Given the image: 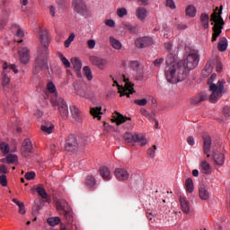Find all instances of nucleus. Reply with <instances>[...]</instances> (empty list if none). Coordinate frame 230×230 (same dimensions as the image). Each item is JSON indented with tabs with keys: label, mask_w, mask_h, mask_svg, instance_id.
<instances>
[{
	"label": "nucleus",
	"mask_w": 230,
	"mask_h": 230,
	"mask_svg": "<svg viewBox=\"0 0 230 230\" xmlns=\"http://www.w3.org/2000/svg\"><path fill=\"white\" fill-rule=\"evenodd\" d=\"M17 161V155H8L6 156V163L8 164H13V163H15Z\"/></svg>",
	"instance_id": "obj_44"
},
{
	"label": "nucleus",
	"mask_w": 230,
	"mask_h": 230,
	"mask_svg": "<svg viewBox=\"0 0 230 230\" xmlns=\"http://www.w3.org/2000/svg\"><path fill=\"white\" fill-rule=\"evenodd\" d=\"M110 43L111 48H113L114 49L119 50L122 48L121 42L118 40L116 38H114L113 36L110 37Z\"/></svg>",
	"instance_id": "obj_30"
},
{
	"label": "nucleus",
	"mask_w": 230,
	"mask_h": 230,
	"mask_svg": "<svg viewBox=\"0 0 230 230\" xmlns=\"http://www.w3.org/2000/svg\"><path fill=\"white\" fill-rule=\"evenodd\" d=\"M200 58L199 57V50L191 49L183 58L176 65L165 67V77L169 84H179L188 78L190 71L195 69L199 66Z\"/></svg>",
	"instance_id": "obj_1"
},
{
	"label": "nucleus",
	"mask_w": 230,
	"mask_h": 230,
	"mask_svg": "<svg viewBox=\"0 0 230 230\" xmlns=\"http://www.w3.org/2000/svg\"><path fill=\"white\" fill-rule=\"evenodd\" d=\"M211 151V137L204 136L203 137V152L207 157H211L209 152Z\"/></svg>",
	"instance_id": "obj_19"
},
{
	"label": "nucleus",
	"mask_w": 230,
	"mask_h": 230,
	"mask_svg": "<svg viewBox=\"0 0 230 230\" xmlns=\"http://www.w3.org/2000/svg\"><path fill=\"white\" fill-rule=\"evenodd\" d=\"M114 175L118 181H128V177H130L128 171L123 168L115 169Z\"/></svg>",
	"instance_id": "obj_17"
},
{
	"label": "nucleus",
	"mask_w": 230,
	"mask_h": 230,
	"mask_svg": "<svg viewBox=\"0 0 230 230\" xmlns=\"http://www.w3.org/2000/svg\"><path fill=\"white\" fill-rule=\"evenodd\" d=\"M47 223H48L49 226H50L51 227H55V226H58V224H60V217H49V218L47 219Z\"/></svg>",
	"instance_id": "obj_36"
},
{
	"label": "nucleus",
	"mask_w": 230,
	"mask_h": 230,
	"mask_svg": "<svg viewBox=\"0 0 230 230\" xmlns=\"http://www.w3.org/2000/svg\"><path fill=\"white\" fill-rule=\"evenodd\" d=\"M153 44H154V40H152V38L148 36L138 38L135 41V45L140 49L148 48V46H152Z\"/></svg>",
	"instance_id": "obj_13"
},
{
	"label": "nucleus",
	"mask_w": 230,
	"mask_h": 230,
	"mask_svg": "<svg viewBox=\"0 0 230 230\" xmlns=\"http://www.w3.org/2000/svg\"><path fill=\"white\" fill-rule=\"evenodd\" d=\"M223 113L226 116V118H230V108L229 107L224 108Z\"/></svg>",
	"instance_id": "obj_63"
},
{
	"label": "nucleus",
	"mask_w": 230,
	"mask_h": 230,
	"mask_svg": "<svg viewBox=\"0 0 230 230\" xmlns=\"http://www.w3.org/2000/svg\"><path fill=\"white\" fill-rule=\"evenodd\" d=\"M64 217L67 224H73V216H71L67 210L64 212Z\"/></svg>",
	"instance_id": "obj_50"
},
{
	"label": "nucleus",
	"mask_w": 230,
	"mask_h": 230,
	"mask_svg": "<svg viewBox=\"0 0 230 230\" xmlns=\"http://www.w3.org/2000/svg\"><path fill=\"white\" fill-rule=\"evenodd\" d=\"M204 71L206 73H208V75H209V73H211V71H213V64L211 63V61H208L204 68Z\"/></svg>",
	"instance_id": "obj_51"
},
{
	"label": "nucleus",
	"mask_w": 230,
	"mask_h": 230,
	"mask_svg": "<svg viewBox=\"0 0 230 230\" xmlns=\"http://www.w3.org/2000/svg\"><path fill=\"white\" fill-rule=\"evenodd\" d=\"M19 208V213L20 215H24L26 213V210L24 209V203H21L20 205H18Z\"/></svg>",
	"instance_id": "obj_60"
},
{
	"label": "nucleus",
	"mask_w": 230,
	"mask_h": 230,
	"mask_svg": "<svg viewBox=\"0 0 230 230\" xmlns=\"http://www.w3.org/2000/svg\"><path fill=\"white\" fill-rule=\"evenodd\" d=\"M59 58H61V62L65 67H71V63L67 58H66V57H64V54L60 53Z\"/></svg>",
	"instance_id": "obj_43"
},
{
	"label": "nucleus",
	"mask_w": 230,
	"mask_h": 230,
	"mask_svg": "<svg viewBox=\"0 0 230 230\" xmlns=\"http://www.w3.org/2000/svg\"><path fill=\"white\" fill-rule=\"evenodd\" d=\"M186 15L189 17H195V15H197V8L193 5H189L186 9Z\"/></svg>",
	"instance_id": "obj_37"
},
{
	"label": "nucleus",
	"mask_w": 230,
	"mask_h": 230,
	"mask_svg": "<svg viewBox=\"0 0 230 230\" xmlns=\"http://www.w3.org/2000/svg\"><path fill=\"white\" fill-rule=\"evenodd\" d=\"M199 197L201 200H209V187L204 183L199 184Z\"/></svg>",
	"instance_id": "obj_14"
},
{
	"label": "nucleus",
	"mask_w": 230,
	"mask_h": 230,
	"mask_svg": "<svg viewBox=\"0 0 230 230\" xmlns=\"http://www.w3.org/2000/svg\"><path fill=\"white\" fill-rule=\"evenodd\" d=\"M6 22H8V14L0 21V28H4V26H6Z\"/></svg>",
	"instance_id": "obj_59"
},
{
	"label": "nucleus",
	"mask_w": 230,
	"mask_h": 230,
	"mask_svg": "<svg viewBox=\"0 0 230 230\" xmlns=\"http://www.w3.org/2000/svg\"><path fill=\"white\" fill-rule=\"evenodd\" d=\"M172 48H173V45H172V43L166 42L164 44V49H166V51H172Z\"/></svg>",
	"instance_id": "obj_64"
},
{
	"label": "nucleus",
	"mask_w": 230,
	"mask_h": 230,
	"mask_svg": "<svg viewBox=\"0 0 230 230\" xmlns=\"http://www.w3.org/2000/svg\"><path fill=\"white\" fill-rule=\"evenodd\" d=\"M14 30H16V37H24V31L21 27H19V25L15 24Z\"/></svg>",
	"instance_id": "obj_49"
},
{
	"label": "nucleus",
	"mask_w": 230,
	"mask_h": 230,
	"mask_svg": "<svg viewBox=\"0 0 230 230\" xmlns=\"http://www.w3.org/2000/svg\"><path fill=\"white\" fill-rule=\"evenodd\" d=\"M47 89H48V91H49L50 93H56V91H57V88L55 87V84H54L52 82H50V83L48 84Z\"/></svg>",
	"instance_id": "obj_57"
},
{
	"label": "nucleus",
	"mask_w": 230,
	"mask_h": 230,
	"mask_svg": "<svg viewBox=\"0 0 230 230\" xmlns=\"http://www.w3.org/2000/svg\"><path fill=\"white\" fill-rule=\"evenodd\" d=\"M201 168L205 172V173H207L208 172H209V164L206 161L201 162Z\"/></svg>",
	"instance_id": "obj_54"
},
{
	"label": "nucleus",
	"mask_w": 230,
	"mask_h": 230,
	"mask_svg": "<svg viewBox=\"0 0 230 230\" xmlns=\"http://www.w3.org/2000/svg\"><path fill=\"white\" fill-rule=\"evenodd\" d=\"M35 172H28L25 173V179L27 181H32V179H35Z\"/></svg>",
	"instance_id": "obj_55"
},
{
	"label": "nucleus",
	"mask_w": 230,
	"mask_h": 230,
	"mask_svg": "<svg viewBox=\"0 0 230 230\" xmlns=\"http://www.w3.org/2000/svg\"><path fill=\"white\" fill-rule=\"evenodd\" d=\"M130 118L128 117H125L123 115H121L119 112L115 111L112 114V119L111 121L112 123H116V125H118V127H119V125H123V123H125L126 121H130Z\"/></svg>",
	"instance_id": "obj_16"
},
{
	"label": "nucleus",
	"mask_w": 230,
	"mask_h": 230,
	"mask_svg": "<svg viewBox=\"0 0 230 230\" xmlns=\"http://www.w3.org/2000/svg\"><path fill=\"white\" fill-rule=\"evenodd\" d=\"M200 22L204 28V30H208L209 28V14L203 13L200 15Z\"/></svg>",
	"instance_id": "obj_28"
},
{
	"label": "nucleus",
	"mask_w": 230,
	"mask_h": 230,
	"mask_svg": "<svg viewBox=\"0 0 230 230\" xmlns=\"http://www.w3.org/2000/svg\"><path fill=\"white\" fill-rule=\"evenodd\" d=\"M70 111L75 121H78V122L82 121V115L80 114V110H78L76 106H70Z\"/></svg>",
	"instance_id": "obj_27"
},
{
	"label": "nucleus",
	"mask_w": 230,
	"mask_h": 230,
	"mask_svg": "<svg viewBox=\"0 0 230 230\" xmlns=\"http://www.w3.org/2000/svg\"><path fill=\"white\" fill-rule=\"evenodd\" d=\"M75 12L80 13L81 15H86L87 5L84 0H73L72 3Z\"/></svg>",
	"instance_id": "obj_11"
},
{
	"label": "nucleus",
	"mask_w": 230,
	"mask_h": 230,
	"mask_svg": "<svg viewBox=\"0 0 230 230\" xmlns=\"http://www.w3.org/2000/svg\"><path fill=\"white\" fill-rule=\"evenodd\" d=\"M40 41L41 48L38 50V55L35 59L34 73H39L42 69H48V55L49 54V43L51 42V37H49V31L47 29L40 28L39 31Z\"/></svg>",
	"instance_id": "obj_2"
},
{
	"label": "nucleus",
	"mask_w": 230,
	"mask_h": 230,
	"mask_svg": "<svg viewBox=\"0 0 230 230\" xmlns=\"http://www.w3.org/2000/svg\"><path fill=\"white\" fill-rule=\"evenodd\" d=\"M55 126L51 122H45L41 125V130L42 132H46V134H51Z\"/></svg>",
	"instance_id": "obj_29"
},
{
	"label": "nucleus",
	"mask_w": 230,
	"mask_h": 230,
	"mask_svg": "<svg viewBox=\"0 0 230 230\" xmlns=\"http://www.w3.org/2000/svg\"><path fill=\"white\" fill-rule=\"evenodd\" d=\"M163 64H164V58H157L153 62V66L155 67H161V66H163Z\"/></svg>",
	"instance_id": "obj_48"
},
{
	"label": "nucleus",
	"mask_w": 230,
	"mask_h": 230,
	"mask_svg": "<svg viewBox=\"0 0 230 230\" xmlns=\"http://www.w3.org/2000/svg\"><path fill=\"white\" fill-rule=\"evenodd\" d=\"M166 67H170V66H176L175 63V56L173 54H169L165 59Z\"/></svg>",
	"instance_id": "obj_35"
},
{
	"label": "nucleus",
	"mask_w": 230,
	"mask_h": 230,
	"mask_svg": "<svg viewBox=\"0 0 230 230\" xmlns=\"http://www.w3.org/2000/svg\"><path fill=\"white\" fill-rule=\"evenodd\" d=\"M207 99H208V94L206 93H200L199 95L192 98L191 104L199 105V103H202V102H206Z\"/></svg>",
	"instance_id": "obj_23"
},
{
	"label": "nucleus",
	"mask_w": 230,
	"mask_h": 230,
	"mask_svg": "<svg viewBox=\"0 0 230 230\" xmlns=\"http://www.w3.org/2000/svg\"><path fill=\"white\" fill-rule=\"evenodd\" d=\"M84 71L87 80H93V72H91V68L89 66H84Z\"/></svg>",
	"instance_id": "obj_45"
},
{
	"label": "nucleus",
	"mask_w": 230,
	"mask_h": 230,
	"mask_svg": "<svg viewBox=\"0 0 230 230\" xmlns=\"http://www.w3.org/2000/svg\"><path fill=\"white\" fill-rule=\"evenodd\" d=\"M75 40V33H71L67 40L65 41V48H69L71 46V42Z\"/></svg>",
	"instance_id": "obj_47"
},
{
	"label": "nucleus",
	"mask_w": 230,
	"mask_h": 230,
	"mask_svg": "<svg viewBox=\"0 0 230 230\" xmlns=\"http://www.w3.org/2000/svg\"><path fill=\"white\" fill-rule=\"evenodd\" d=\"M36 191L40 195V198L48 199V192H46V190L44 188L37 187Z\"/></svg>",
	"instance_id": "obj_39"
},
{
	"label": "nucleus",
	"mask_w": 230,
	"mask_h": 230,
	"mask_svg": "<svg viewBox=\"0 0 230 230\" xmlns=\"http://www.w3.org/2000/svg\"><path fill=\"white\" fill-rule=\"evenodd\" d=\"M10 71H13L15 75L19 73L15 65L8 66V63L4 62L3 64V72H2V87L4 89H8L10 87Z\"/></svg>",
	"instance_id": "obj_6"
},
{
	"label": "nucleus",
	"mask_w": 230,
	"mask_h": 230,
	"mask_svg": "<svg viewBox=\"0 0 230 230\" xmlns=\"http://www.w3.org/2000/svg\"><path fill=\"white\" fill-rule=\"evenodd\" d=\"M227 38L222 37L219 39V42L217 43V49L220 53H224V51H227Z\"/></svg>",
	"instance_id": "obj_25"
},
{
	"label": "nucleus",
	"mask_w": 230,
	"mask_h": 230,
	"mask_svg": "<svg viewBox=\"0 0 230 230\" xmlns=\"http://www.w3.org/2000/svg\"><path fill=\"white\" fill-rule=\"evenodd\" d=\"M53 105H57L61 118H67L69 116V108L64 99H53L51 98Z\"/></svg>",
	"instance_id": "obj_8"
},
{
	"label": "nucleus",
	"mask_w": 230,
	"mask_h": 230,
	"mask_svg": "<svg viewBox=\"0 0 230 230\" xmlns=\"http://www.w3.org/2000/svg\"><path fill=\"white\" fill-rule=\"evenodd\" d=\"M139 66L140 64L137 60H133L129 62V67L133 69V71H137V69H139Z\"/></svg>",
	"instance_id": "obj_46"
},
{
	"label": "nucleus",
	"mask_w": 230,
	"mask_h": 230,
	"mask_svg": "<svg viewBox=\"0 0 230 230\" xmlns=\"http://www.w3.org/2000/svg\"><path fill=\"white\" fill-rule=\"evenodd\" d=\"M90 112L93 118H98L102 119V107L91 108Z\"/></svg>",
	"instance_id": "obj_32"
},
{
	"label": "nucleus",
	"mask_w": 230,
	"mask_h": 230,
	"mask_svg": "<svg viewBox=\"0 0 230 230\" xmlns=\"http://www.w3.org/2000/svg\"><path fill=\"white\" fill-rule=\"evenodd\" d=\"M166 6L171 8V10H175L176 8L175 2H173V0H166Z\"/></svg>",
	"instance_id": "obj_56"
},
{
	"label": "nucleus",
	"mask_w": 230,
	"mask_h": 230,
	"mask_svg": "<svg viewBox=\"0 0 230 230\" xmlns=\"http://www.w3.org/2000/svg\"><path fill=\"white\" fill-rule=\"evenodd\" d=\"M21 154L22 157H28L30 154H33V144L30 138H25L22 144Z\"/></svg>",
	"instance_id": "obj_10"
},
{
	"label": "nucleus",
	"mask_w": 230,
	"mask_h": 230,
	"mask_svg": "<svg viewBox=\"0 0 230 230\" xmlns=\"http://www.w3.org/2000/svg\"><path fill=\"white\" fill-rule=\"evenodd\" d=\"M135 15L138 21L144 22L146 17H148V10L145 6H139L136 8Z\"/></svg>",
	"instance_id": "obj_15"
},
{
	"label": "nucleus",
	"mask_w": 230,
	"mask_h": 230,
	"mask_svg": "<svg viewBox=\"0 0 230 230\" xmlns=\"http://www.w3.org/2000/svg\"><path fill=\"white\" fill-rule=\"evenodd\" d=\"M90 62L99 67V69H105V66H107V59L101 58L95 56L90 57Z\"/></svg>",
	"instance_id": "obj_18"
},
{
	"label": "nucleus",
	"mask_w": 230,
	"mask_h": 230,
	"mask_svg": "<svg viewBox=\"0 0 230 230\" xmlns=\"http://www.w3.org/2000/svg\"><path fill=\"white\" fill-rule=\"evenodd\" d=\"M125 30H128V31L131 33H137V28L130 23H127L124 26Z\"/></svg>",
	"instance_id": "obj_40"
},
{
	"label": "nucleus",
	"mask_w": 230,
	"mask_h": 230,
	"mask_svg": "<svg viewBox=\"0 0 230 230\" xmlns=\"http://www.w3.org/2000/svg\"><path fill=\"white\" fill-rule=\"evenodd\" d=\"M86 44H87V47L89 48V49H94V48L96 47V40H88Z\"/></svg>",
	"instance_id": "obj_53"
},
{
	"label": "nucleus",
	"mask_w": 230,
	"mask_h": 230,
	"mask_svg": "<svg viewBox=\"0 0 230 230\" xmlns=\"http://www.w3.org/2000/svg\"><path fill=\"white\" fill-rule=\"evenodd\" d=\"M215 80H217V74H212V75L208 80L209 91L211 92L208 100L211 102V103H217V101L220 100L223 94H226V88H224L226 80L218 81L217 84L213 83Z\"/></svg>",
	"instance_id": "obj_3"
},
{
	"label": "nucleus",
	"mask_w": 230,
	"mask_h": 230,
	"mask_svg": "<svg viewBox=\"0 0 230 230\" xmlns=\"http://www.w3.org/2000/svg\"><path fill=\"white\" fill-rule=\"evenodd\" d=\"M123 139L126 141V143H139L142 146H146V143H148V140L145 135L137 133H125Z\"/></svg>",
	"instance_id": "obj_7"
},
{
	"label": "nucleus",
	"mask_w": 230,
	"mask_h": 230,
	"mask_svg": "<svg viewBox=\"0 0 230 230\" xmlns=\"http://www.w3.org/2000/svg\"><path fill=\"white\" fill-rule=\"evenodd\" d=\"M146 118H147V119H149V121H155V119H156L155 112L149 113Z\"/></svg>",
	"instance_id": "obj_62"
},
{
	"label": "nucleus",
	"mask_w": 230,
	"mask_h": 230,
	"mask_svg": "<svg viewBox=\"0 0 230 230\" xmlns=\"http://www.w3.org/2000/svg\"><path fill=\"white\" fill-rule=\"evenodd\" d=\"M213 159L217 166H222L226 163V156L222 153L213 150Z\"/></svg>",
	"instance_id": "obj_21"
},
{
	"label": "nucleus",
	"mask_w": 230,
	"mask_h": 230,
	"mask_svg": "<svg viewBox=\"0 0 230 230\" xmlns=\"http://www.w3.org/2000/svg\"><path fill=\"white\" fill-rule=\"evenodd\" d=\"M0 184L1 186H4V187L8 186V180L6 179V175L2 174L0 176Z\"/></svg>",
	"instance_id": "obj_52"
},
{
	"label": "nucleus",
	"mask_w": 230,
	"mask_h": 230,
	"mask_svg": "<svg viewBox=\"0 0 230 230\" xmlns=\"http://www.w3.org/2000/svg\"><path fill=\"white\" fill-rule=\"evenodd\" d=\"M18 55L21 64L26 66L30 62V49L26 47H21L18 49Z\"/></svg>",
	"instance_id": "obj_12"
},
{
	"label": "nucleus",
	"mask_w": 230,
	"mask_h": 230,
	"mask_svg": "<svg viewBox=\"0 0 230 230\" xmlns=\"http://www.w3.org/2000/svg\"><path fill=\"white\" fill-rule=\"evenodd\" d=\"M157 150V146H153L152 147L147 149V155H149V157L151 159H154V157H155V151Z\"/></svg>",
	"instance_id": "obj_41"
},
{
	"label": "nucleus",
	"mask_w": 230,
	"mask_h": 230,
	"mask_svg": "<svg viewBox=\"0 0 230 230\" xmlns=\"http://www.w3.org/2000/svg\"><path fill=\"white\" fill-rule=\"evenodd\" d=\"M0 173H2V174L8 173V167H6V165H4V164H1L0 165Z\"/></svg>",
	"instance_id": "obj_61"
},
{
	"label": "nucleus",
	"mask_w": 230,
	"mask_h": 230,
	"mask_svg": "<svg viewBox=\"0 0 230 230\" xmlns=\"http://www.w3.org/2000/svg\"><path fill=\"white\" fill-rule=\"evenodd\" d=\"M105 24L106 26H109V28H114V26H116L114 20H106Z\"/></svg>",
	"instance_id": "obj_58"
},
{
	"label": "nucleus",
	"mask_w": 230,
	"mask_h": 230,
	"mask_svg": "<svg viewBox=\"0 0 230 230\" xmlns=\"http://www.w3.org/2000/svg\"><path fill=\"white\" fill-rule=\"evenodd\" d=\"M134 103L136 105H139V107H145L146 103H148V100L143 98V99H137L134 101Z\"/></svg>",
	"instance_id": "obj_42"
},
{
	"label": "nucleus",
	"mask_w": 230,
	"mask_h": 230,
	"mask_svg": "<svg viewBox=\"0 0 230 230\" xmlns=\"http://www.w3.org/2000/svg\"><path fill=\"white\" fill-rule=\"evenodd\" d=\"M84 184L90 190L96 189V178L93 174H89L86 176Z\"/></svg>",
	"instance_id": "obj_22"
},
{
	"label": "nucleus",
	"mask_w": 230,
	"mask_h": 230,
	"mask_svg": "<svg viewBox=\"0 0 230 230\" xmlns=\"http://www.w3.org/2000/svg\"><path fill=\"white\" fill-rule=\"evenodd\" d=\"M67 204V202L64 199H58L56 201V208L58 209V211H64V213H66V205Z\"/></svg>",
	"instance_id": "obj_31"
},
{
	"label": "nucleus",
	"mask_w": 230,
	"mask_h": 230,
	"mask_svg": "<svg viewBox=\"0 0 230 230\" xmlns=\"http://www.w3.org/2000/svg\"><path fill=\"white\" fill-rule=\"evenodd\" d=\"M71 62L78 78H82V61L78 58H72Z\"/></svg>",
	"instance_id": "obj_20"
},
{
	"label": "nucleus",
	"mask_w": 230,
	"mask_h": 230,
	"mask_svg": "<svg viewBox=\"0 0 230 230\" xmlns=\"http://www.w3.org/2000/svg\"><path fill=\"white\" fill-rule=\"evenodd\" d=\"M111 80H113V86L117 85L120 96H127L128 98H130V94H134V93H136V91H134V84H132V83H130L128 81V78H127L125 75H124V82H125L124 86L119 85L118 81L114 80V76L111 75Z\"/></svg>",
	"instance_id": "obj_5"
},
{
	"label": "nucleus",
	"mask_w": 230,
	"mask_h": 230,
	"mask_svg": "<svg viewBox=\"0 0 230 230\" xmlns=\"http://www.w3.org/2000/svg\"><path fill=\"white\" fill-rule=\"evenodd\" d=\"M180 204L183 213L188 215L190 213V201L185 197H180Z\"/></svg>",
	"instance_id": "obj_26"
},
{
	"label": "nucleus",
	"mask_w": 230,
	"mask_h": 230,
	"mask_svg": "<svg viewBox=\"0 0 230 230\" xmlns=\"http://www.w3.org/2000/svg\"><path fill=\"white\" fill-rule=\"evenodd\" d=\"M79 146L76 137L75 135H69L66 140L65 150L66 152H76Z\"/></svg>",
	"instance_id": "obj_9"
},
{
	"label": "nucleus",
	"mask_w": 230,
	"mask_h": 230,
	"mask_svg": "<svg viewBox=\"0 0 230 230\" xmlns=\"http://www.w3.org/2000/svg\"><path fill=\"white\" fill-rule=\"evenodd\" d=\"M0 150L4 155L10 154V146L6 142H0Z\"/></svg>",
	"instance_id": "obj_34"
},
{
	"label": "nucleus",
	"mask_w": 230,
	"mask_h": 230,
	"mask_svg": "<svg viewBox=\"0 0 230 230\" xmlns=\"http://www.w3.org/2000/svg\"><path fill=\"white\" fill-rule=\"evenodd\" d=\"M99 172L103 181H111V179H112V176L111 175V171L106 166L101 167L99 169Z\"/></svg>",
	"instance_id": "obj_24"
},
{
	"label": "nucleus",
	"mask_w": 230,
	"mask_h": 230,
	"mask_svg": "<svg viewBox=\"0 0 230 230\" xmlns=\"http://www.w3.org/2000/svg\"><path fill=\"white\" fill-rule=\"evenodd\" d=\"M217 11L218 7L215 9L210 16L211 25L213 26L212 42H217V40L222 35V30H224L226 24L224 18H222V5L218 13H217Z\"/></svg>",
	"instance_id": "obj_4"
},
{
	"label": "nucleus",
	"mask_w": 230,
	"mask_h": 230,
	"mask_svg": "<svg viewBox=\"0 0 230 230\" xmlns=\"http://www.w3.org/2000/svg\"><path fill=\"white\" fill-rule=\"evenodd\" d=\"M185 188L188 193H193L194 186H193V180L191 178L186 179Z\"/></svg>",
	"instance_id": "obj_33"
},
{
	"label": "nucleus",
	"mask_w": 230,
	"mask_h": 230,
	"mask_svg": "<svg viewBox=\"0 0 230 230\" xmlns=\"http://www.w3.org/2000/svg\"><path fill=\"white\" fill-rule=\"evenodd\" d=\"M117 15L120 19H123V17L128 15V11L125 7H120L117 9Z\"/></svg>",
	"instance_id": "obj_38"
}]
</instances>
